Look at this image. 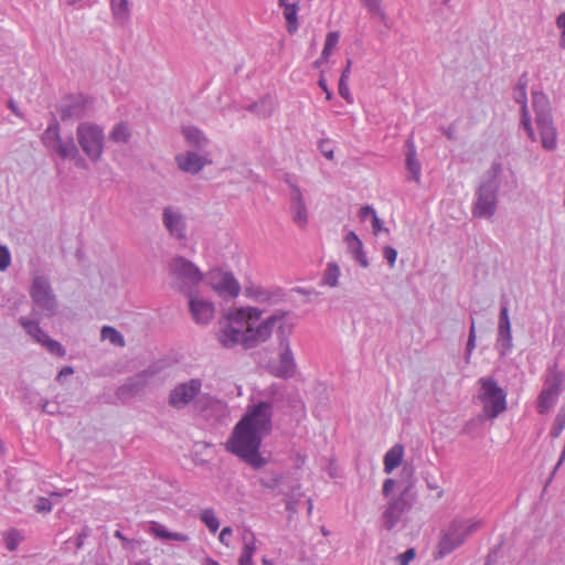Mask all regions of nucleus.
<instances>
[{"label": "nucleus", "mask_w": 565, "mask_h": 565, "mask_svg": "<svg viewBox=\"0 0 565 565\" xmlns=\"http://www.w3.org/2000/svg\"><path fill=\"white\" fill-rule=\"evenodd\" d=\"M273 403L260 401L247 407L235 425L226 449L254 469L267 463L259 452L263 439L273 430Z\"/></svg>", "instance_id": "1"}, {"label": "nucleus", "mask_w": 565, "mask_h": 565, "mask_svg": "<svg viewBox=\"0 0 565 565\" xmlns=\"http://www.w3.org/2000/svg\"><path fill=\"white\" fill-rule=\"evenodd\" d=\"M263 311L254 307L238 308L228 310L225 315L226 324L218 333V341L224 348H232L238 343L245 349L253 348L252 335L248 328L245 331L242 328L249 321L260 319Z\"/></svg>", "instance_id": "2"}, {"label": "nucleus", "mask_w": 565, "mask_h": 565, "mask_svg": "<svg viewBox=\"0 0 565 565\" xmlns=\"http://www.w3.org/2000/svg\"><path fill=\"white\" fill-rule=\"evenodd\" d=\"M202 385V380L196 377L177 384L169 393V405L175 409H183L192 404L199 413L212 408L218 399L207 393L201 394Z\"/></svg>", "instance_id": "3"}, {"label": "nucleus", "mask_w": 565, "mask_h": 565, "mask_svg": "<svg viewBox=\"0 0 565 565\" xmlns=\"http://www.w3.org/2000/svg\"><path fill=\"white\" fill-rule=\"evenodd\" d=\"M501 172V163L493 162L486 173V180L476 190V202L472 206V215L475 217L490 218L495 214L500 188L499 175Z\"/></svg>", "instance_id": "4"}, {"label": "nucleus", "mask_w": 565, "mask_h": 565, "mask_svg": "<svg viewBox=\"0 0 565 565\" xmlns=\"http://www.w3.org/2000/svg\"><path fill=\"white\" fill-rule=\"evenodd\" d=\"M29 294L33 305V311L41 317L53 318L58 312V300L50 278L45 275L33 276Z\"/></svg>", "instance_id": "5"}, {"label": "nucleus", "mask_w": 565, "mask_h": 565, "mask_svg": "<svg viewBox=\"0 0 565 565\" xmlns=\"http://www.w3.org/2000/svg\"><path fill=\"white\" fill-rule=\"evenodd\" d=\"M171 287L188 297L193 295L201 282L203 275L200 269L189 259L177 256L169 263Z\"/></svg>", "instance_id": "6"}, {"label": "nucleus", "mask_w": 565, "mask_h": 565, "mask_svg": "<svg viewBox=\"0 0 565 565\" xmlns=\"http://www.w3.org/2000/svg\"><path fill=\"white\" fill-rule=\"evenodd\" d=\"M532 106L535 113V122L541 135V142L546 150L556 148V128L554 127L551 103L542 92L532 94Z\"/></svg>", "instance_id": "7"}, {"label": "nucleus", "mask_w": 565, "mask_h": 565, "mask_svg": "<svg viewBox=\"0 0 565 565\" xmlns=\"http://www.w3.org/2000/svg\"><path fill=\"white\" fill-rule=\"evenodd\" d=\"M481 524L479 520L469 522L461 519L452 520L448 529L444 531L440 536L435 558H444L446 555L454 552L471 533L480 529Z\"/></svg>", "instance_id": "8"}, {"label": "nucleus", "mask_w": 565, "mask_h": 565, "mask_svg": "<svg viewBox=\"0 0 565 565\" xmlns=\"http://www.w3.org/2000/svg\"><path fill=\"white\" fill-rule=\"evenodd\" d=\"M479 383V399L483 405V416L488 419L497 418L507 409V393L492 377H481Z\"/></svg>", "instance_id": "9"}, {"label": "nucleus", "mask_w": 565, "mask_h": 565, "mask_svg": "<svg viewBox=\"0 0 565 565\" xmlns=\"http://www.w3.org/2000/svg\"><path fill=\"white\" fill-rule=\"evenodd\" d=\"M290 333L291 327L286 328L285 324H279V356L277 361H273L268 365L271 375L285 380L295 376L297 371V364L288 338Z\"/></svg>", "instance_id": "10"}, {"label": "nucleus", "mask_w": 565, "mask_h": 565, "mask_svg": "<svg viewBox=\"0 0 565 565\" xmlns=\"http://www.w3.org/2000/svg\"><path fill=\"white\" fill-rule=\"evenodd\" d=\"M76 138L83 152L93 162L100 160L104 152L105 136L102 127L94 122H81L76 128Z\"/></svg>", "instance_id": "11"}, {"label": "nucleus", "mask_w": 565, "mask_h": 565, "mask_svg": "<svg viewBox=\"0 0 565 565\" xmlns=\"http://www.w3.org/2000/svg\"><path fill=\"white\" fill-rule=\"evenodd\" d=\"M413 488V482H409L397 498L387 503L383 513L386 530H393L402 521V516L413 508L416 497Z\"/></svg>", "instance_id": "12"}, {"label": "nucleus", "mask_w": 565, "mask_h": 565, "mask_svg": "<svg viewBox=\"0 0 565 565\" xmlns=\"http://www.w3.org/2000/svg\"><path fill=\"white\" fill-rule=\"evenodd\" d=\"M565 381V373L557 369L555 363L547 371L544 388L537 398V411L540 414H546L554 406L558 395L562 392V384Z\"/></svg>", "instance_id": "13"}, {"label": "nucleus", "mask_w": 565, "mask_h": 565, "mask_svg": "<svg viewBox=\"0 0 565 565\" xmlns=\"http://www.w3.org/2000/svg\"><path fill=\"white\" fill-rule=\"evenodd\" d=\"M284 181L289 189V210L291 218L298 227L305 228L309 221V211L303 193L291 174L286 173Z\"/></svg>", "instance_id": "14"}, {"label": "nucleus", "mask_w": 565, "mask_h": 565, "mask_svg": "<svg viewBox=\"0 0 565 565\" xmlns=\"http://www.w3.org/2000/svg\"><path fill=\"white\" fill-rule=\"evenodd\" d=\"M210 285L223 298H235L239 295L241 286L232 273L212 271Z\"/></svg>", "instance_id": "15"}, {"label": "nucleus", "mask_w": 565, "mask_h": 565, "mask_svg": "<svg viewBox=\"0 0 565 565\" xmlns=\"http://www.w3.org/2000/svg\"><path fill=\"white\" fill-rule=\"evenodd\" d=\"M174 160L180 171L190 174H198L205 166L212 163L207 158V153H201L194 150L179 153L175 156Z\"/></svg>", "instance_id": "16"}, {"label": "nucleus", "mask_w": 565, "mask_h": 565, "mask_svg": "<svg viewBox=\"0 0 565 565\" xmlns=\"http://www.w3.org/2000/svg\"><path fill=\"white\" fill-rule=\"evenodd\" d=\"M88 105L89 98L82 94L66 97L58 108L61 119L66 121L83 118L86 115Z\"/></svg>", "instance_id": "17"}, {"label": "nucleus", "mask_w": 565, "mask_h": 565, "mask_svg": "<svg viewBox=\"0 0 565 565\" xmlns=\"http://www.w3.org/2000/svg\"><path fill=\"white\" fill-rule=\"evenodd\" d=\"M162 223L172 237L179 241L185 239V220L178 209L172 206L164 207L162 212Z\"/></svg>", "instance_id": "18"}, {"label": "nucleus", "mask_w": 565, "mask_h": 565, "mask_svg": "<svg viewBox=\"0 0 565 565\" xmlns=\"http://www.w3.org/2000/svg\"><path fill=\"white\" fill-rule=\"evenodd\" d=\"M156 374L154 371L145 370L131 377H129L125 384H122L117 395L120 399L130 398L143 391L146 386L150 384L152 376Z\"/></svg>", "instance_id": "19"}, {"label": "nucleus", "mask_w": 565, "mask_h": 565, "mask_svg": "<svg viewBox=\"0 0 565 565\" xmlns=\"http://www.w3.org/2000/svg\"><path fill=\"white\" fill-rule=\"evenodd\" d=\"M287 315L288 312L286 311L276 310L270 317L265 319L256 329L247 327L248 332L252 335L250 340L253 341V347L268 340L271 335L274 327L278 322H280V324H284L282 320Z\"/></svg>", "instance_id": "20"}, {"label": "nucleus", "mask_w": 565, "mask_h": 565, "mask_svg": "<svg viewBox=\"0 0 565 565\" xmlns=\"http://www.w3.org/2000/svg\"><path fill=\"white\" fill-rule=\"evenodd\" d=\"M498 345L500 355H505L512 348L511 322L507 303L501 305L498 327Z\"/></svg>", "instance_id": "21"}, {"label": "nucleus", "mask_w": 565, "mask_h": 565, "mask_svg": "<svg viewBox=\"0 0 565 565\" xmlns=\"http://www.w3.org/2000/svg\"><path fill=\"white\" fill-rule=\"evenodd\" d=\"M42 142L46 149L57 153L60 157L62 156V150L68 148V139L66 141L62 139L60 125L56 119H53L42 134Z\"/></svg>", "instance_id": "22"}, {"label": "nucleus", "mask_w": 565, "mask_h": 565, "mask_svg": "<svg viewBox=\"0 0 565 565\" xmlns=\"http://www.w3.org/2000/svg\"><path fill=\"white\" fill-rule=\"evenodd\" d=\"M190 312L196 323L206 324L214 316L215 308L213 302L199 297H189Z\"/></svg>", "instance_id": "23"}, {"label": "nucleus", "mask_w": 565, "mask_h": 565, "mask_svg": "<svg viewBox=\"0 0 565 565\" xmlns=\"http://www.w3.org/2000/svg\"><path fill=\"white\" fill-rule=\"evenodd\" d=\"M514 100L521 105V125L526 131L527 137L535 141V132L531 124V117L527 109V96L526 90L514 89Z\"/></svg>", "instance_id": "24"}, {"label": "nucleus", "mask_w": 565, "mask_h": 565, "mask_svg": "<svg viewBox=\"0 0 565 565\" xmlns=\"http://www.w3.org/2000/svg\"><path fill=\"white\" fill-rule=\"evenodd\" d=\"M344 242L347 244L349 253L358 260L361 267H369V260L363 249V244L358 235L350 231L345 237Z\"/></svg>", "instance_id": "25"}, {"label": "nucleus", "mask_w": 565, "mask_h": 565, "mask_svg": "<svg viewBox=\"0 0 565 565\" xmlns=\"http://www.w3.org/2000/svg\"><path fill=\"white\" fill-rule=\"evenodd\" d=\"M182 134L188 145L193 147L196 152L207 153L205 149L207 148L210 140L200 129L193 126L184 127L182 129Z\"/></svg>", "instance_id": "26"}, {"label": "nucleus", "mask_w": 565, "mask_h": 565, "mask_svg": "<svg viewBox=\"0 0 565 565\" xmlns=\"http://www.w3.org/2000/svg\"><path fill=\"white\" fill-rule=\"evenodd\" d=\"M19 323L24 331L39 344H42L49 334L40 327L39 321L25 317L19 318Z\"/></svg>", "instance_id": "27"}, {"label": "nucleus", "mask_w": 565, "mask_h": 565, "mask_svg": "<svg viewBox=\"0 0 565 565\" xmlns=\"http://www.w3.org/2000/svg\"><path fill=\"white\" fill-rule=\"evenodd\" d=\"M149 532L160 540H173L179 542H188L189 536L183 533L170 532L168 529L159 522H151Z\"/></svg>", "instance_id": "28"}, {"label": "nucleus", "mask_w": 565, "mask_h": 565, "mask_svg": "<svg viewBox=\"0 0 565 565\" xmlns=\"http://www.w3.org/2000/svg\"><path fill=\"white\" fill-rule=\"evenodd\" d=\"M406 146L408 147V151L406 153V168L409 171V173L412 174V179L416 183H419L422 167H420L419 161L416 158L415 145L412 139H408L406 141Z\"/></svg>", "instance_id": "29"}, {"label": "nucleus", "mask_w": 565, "mask_h": 565, "mask_svg": "<svg viewBox=\"0 0 565 565\" xmlns=\"http://www.w3.org/2000/svg\"><path fill=\"white\" fill-rule=\"evenodd\" d=\"M403 456V446L399 444L393 446L384 456V471L386 473H391L395 468H397L402 463Z\"/></svg>", "instance_id": "30"}, {"label": "nucleus", "mask_w": 565, "mask_h": 565, "mask_svg": "<svg viewBox=\"0 0 565 565\" xmlns=\"http://www.w3.org/2000/svg\"><path fill=\"white\" fill-rule=\"evenodd\" d=\"M282 14L287 23V31L292 34L298 30V11H299V1L292 0L290 4L281 6Z\"/></svg>", "instance_id": "31"}, {"label": "nucleus", "mask_w": 565, "mask_h": 565, "mask_svg": "<svg viewBox=\"0 0 565 565\" xmlns=\"http://www.w3.org/2000/svg\"><path fill=\"white\" fill-rule=\"evenodd\" d=\"M250 113L256 114L258 117L268 118L275 110V104L271 97L266 96L260 100L253 103L246 107Z\"/></svg>", "instance_id": "32"}, {"label": "nucleus", "mask_w": 565, "mask_h": 565, "mask_svg": "<svg viewBox=\"0 0 565 565\" xmlns=\"http://www.w3.org/2000/svg\"><path fill=\"white\" fill-rule=\"evenodd\" d=\"M62 159L73 160L75 166L81 169H88V164L86 160L81 156L79 150L73 139V137L68 138V148L62 150Z\"/></svg>", "instance_id": "33"}, {"label": "nucleus", "mask_w": 565, "mask_h": 565, "mask_svg": "<svg viewBox=\"0 0 565 565\" xmlns=\"http://www.w3.org/2000/svg\"><path fill=\"white\" fill-rule=\"evenodd\" d=\"M300 483L296 482L290 487L289 492H286L282 489L279 490V493L286 495V510L289 511L290 513L297 512V504L302 495V493L300 492Z\"/></svg>", "instance_id": "34"}, {"label": "nucleus", "mask_w": 565, "mask_h": 565, "mask_svg": "<svg viewBox=\"0 0 565 565\" xmlns=\"http://www.w3.org/2000/svg\"><path fill=\"white\" fill-rule=\"evenodd\" d=\"M131 138V130L127 122L120 121L109 132V139L115 143H128Z\"/></svg>", "instance_id": "35"}, {"label": "nucleus", "mask_w": 565, "mask_h": 565, "mask_svg": "<svg viewBox=\"0 0 565 565\" xmlns=\"http://www.w3.org/2000/svg\"><path fill=\"white\" fill-rule=\"evenodd\" d=\"M110 9L117 21L125 22L128 20L130 14L129 0H110Z\"/></svg>", "instance_id": "36"}, {"label": "nucleus", "mask_w": 565, "mask_h": 565, "mask_svg": "<svg viewBox=\"0 0 565 565\" xmlns=\"http://www.w3.org/2000/svg\"><path fill=\"white\" fill-rule=\"evenodd\" d=\"M360 2L371 15L377 17L382 22L386 21L387 17L382 8V0H360Z\"/></svg>", "instance_id": "37"}, {"label": "nucleus", "mask_w": 565, "mask_h": 565, "mask_svg": "<svg viewBox=\"0 0 565 565\" xmlns=\"http://www.w3.org/2000/svg\"><path fill=\"white\" fill-rule=\"evenodd\" d=\"M100 337L103 340H108L114 345H125V340L121 333L110 326H104L102 328Z\"/></svg>", "instance_id": "38"}, {"label": "nucleus", "mask_w": 565, "mask_h": 565, "mask_svg": "<svg viewBox=\"0 0 565 565\" xmlns=\"http://www.w3.org/2000/svg\"><path fill=\"white\" fill-rule=\"evenodd\" d=\"M200 520L206 525V527L215 533L220 527L218 519L216 518L212 509H204L200 513Z\"/></svg>", "instance_id": "39"}, {"label": "nucleus", "mask_w": 565, "mask_h": 565, "mask_svg": "<svg viewBox=\"0 0 565 565\" xmlns=\"http://www.w3.org/2000/svg\"><path fill=\"white\" fill-rule=\"evenodd\" d=\"M484 419L487 418L483 416V414L478 417L471 418L463 425L461 433L469 435L473 438L477 437L478 431L480 430Z\"/></svg>", "instance_id": "40"}, {"label": "nucleus", "mask_w": 565, "mask_h": 565, "mask_svg": "<svg viewBox=\"0 0 565 565\" xmlns=\"http://www.w3.org/2000/svg\"><path fill=\"white\" fill-rule=\"evenodd\" d=\"M340 276V268L335 263H329L323 274V284L335 287Z\"/></svg>", "instance_id": "41"}, {"label": "nucleus", "mask_w": 565, "mask_h": 565, "mask_svg": "<svg viewBox=\"0 0 565 565\" xmlns=\"http://www.w3.org/2000/svg\"><path fill=\"white\" fill-rule=\"evenodd\" d=\"M23 540V535L17 529L9 530L4 535L6 547L13 552L18 548L20 542Z\"/></svg>", "instance_id": "42"}, {"label": "nucleus", "mask_w": 565, "mask_h": 565, "mask_svg": "<svg viewBox=\"0 0 565 565\" xmlns=\"http://www.w3.org/2000/svg\"><path fill=\"white\" fill-rule=\"evenodd\" d=\"M340 34L337 31L329 32L326 36L324 46L322 50V60H328L332 53V50L339 42Z\"/></svg>", "instance_id": "43"}, {"label": "nucleus", "mask_w": 565, "mask_h": 565, "mask_svg": "<svg viewBox=\"0 0 565 565\" xmlns=\"http://www.w3.org/2000/svg\"><path fill=\"white\" fill-rule=\"evenodd\" d=\"M41 345L55 356L63 358L66 354L64 347L58 341L52 339L50 335Z\"/></svg>", "instance_id": "44"}, {"label": "nucleus", "mask_w": 565, "mask_h": 565, "mask_svg": "<svg viewBox=\"0 0 565 565\" xmlns=\"http://www.w3.org/2000/svg\"><path fill=\"white\" fill-rule=\"evenodd\" d=\"M565 428V405L561 408L559 413L555 417L554 425L551 429V436L557 438L563 429Z\"/></svg>", "instance_id": "45"}, {"label": "nucleus", "mask_w": 565, "mask_h": 565, "mask_svg": "<svg viewBox=\"0 0 565 565\" xmlns=\"http://www.w3.org/2000/svg\"><path fill=\"white\" fill-rule=\"evenodd\" d=\"M243 541H244L243 553L253 556L254 553L256 552V539H255L254 533H245L243 535Z\"/></svg>", "instance_id": "46"}, {"label": "nucleus", "mask_w": 565, "mask_h": 565, "mask_svg": "<svg viewBox=\"0 0 565 565\" xmlns=\"http://www.w3.org/2000/svg\"><path fill=\"white\" fill-rule=\"evenodd\" d=\"M259 482L264 488L275 490L281 483V477L277 476V475H273L271 477L260 478Z\"/></svg>", "instance_id": "47"}, {"label": "nucleus", "mask_w": 565, "mask_h": 565, "mask_svg": "<svg viewBox=\"0 0 565 565\" xmlns=\"http://www.w3.org/2000/svg\"><path fill=\"white\" fill-rule=\"evenodd\" d=\"M11 264V255L9 248L0 245V271H4Z\"/></svg>", "instance_id": "48"}, {"label": "nucleus", "mask_w": 565, "mask_h": 565, "mask_svg": "<svg viewBox=\"0 0 565 565\" xmlns=\"http://www.w3.org/2000/svg\"><path fill=\"white\" fill-rule=\"evenodd\" d=\"M383 256L387 260L391 268L395 266L397 258V250L392 246H385L383 248Z\"/></svg>", "instance_id": "49"}, {"label": "nucleus", "mask_w": 565, "mask_h": 565, "mask_svg": "<svg viewBox=\"0 0 565 565\" xmlns=\"http://www.w3.org/2000/svg\"><path fill=\"white\" fill-rule=\"evenodd\" d=\"M34 509L39 513H47L52 510V503L47 498L41 497L38 499Z\"/></svg>", "instance_id": "50"}, {"label": "nucleus", "mask_w": 565, "mask_h": 565, "mask_svg": "<svg viewBox=\"0 0 565 565\" xmlns=\"http://www.w3.org/2000/svg\"><path fill=\"white\" fill-rule=\"evenodd\" d=\"M475 347H476V327H475V320H473V318H471V327L469 330V337H468L467 347H466L467 353L471 354Z\"/></svg>", "instance_id": "51"}, {"label": "nucleus", "mask_w": 565, "mask_h": 565, "mask_svg": "<svg viewBox=\"0 0 565 565\" xmlns=\"http://www.w3.org/2000/svg\"><path fill=\"white\" fill-rule=\"evenodd\" d=\"M416 556L415 548L411 547L401 554L397 559L399 565H408Z\"/></svg>", "instance_id": "52"}, {"label": "nucleus", "mask_w": 565, "mask_h": 565, "mask_svg": "<svg viewBox=\"0 0 565 565\" xmlns=\"http://www.w3.org/2000/svg\"><path fill=\"white\" fill-rule=\"evenodd\" d=\"M319 150L321 153L329 160L333 159V148L330 145V141L323 139L319 142Z\"/></svg>", "instance_id": "53"}, {"label": "nucleus", "mask_w": 565, "mask_h": 565, "mask_svg": "<svg viewBox=\"0 0 565 565\" xmlns=\"http://www.w3.org/2000/svg\"><path fill=\"white\" fill-rule=\"evenodd\" d=\"M426 486L429 490H436L437 491V498L440 499L444 495V490L439 487L438 482L430 478L428 475L424 477Z\"/></svg>", "instance_id": "54"}, {"label": "nucleus", "mask_w": 565, "mask_h": 565, "mask_svg": "<svg viewBox=\"0 0 565 565\" xmlns=\"http://www.w3.org/2000/svg\"><path fill=\"white\" fill-rule=\"evenodd\" d=\"M347 82L348 81H345L344 78H340L339 79V94L347 102L351 103L352 98H351L350 89H349V86H348Z\"/></svg>", "instance_id": "55"}, {"label": "nucleus", "mask_w": 565, "mask_h": 565, "mask_svg": "<svg viewBox=\"0 0 565 565\" xmlns=\"http://www.w3.org/2000/svg\"><path fill=\"white\" fill-rule=\"evenodd\" d=\"M556 25L561 30V46L565 49V12L561 13L556 19Z\"/></svg>", "instance_id": "56"}, {"label": "nucleus", "mask_w": 565, "mask_h": 565, "mask_svg": "<svg viewBox=\"0 0 565 565\" xmlns=\"http://www.w3.org/2000/svg\"><path fill=\"white\" fill-rule=\"evenodd\" d=\"M372 230L375 235L382 231L388 233V228L383 227L382 221L379 218L377 214H374V217H372Z\"/></svg>", "instance_id": "57"}, {"label": "nucleus", "mask_w": 565, "mask_h": 565, "mask_svg": "<svg viewBox=\"0 0 565 565\" xmlns=\"http://www.w3.org/2000/svg\"><path fill=\"white\" fill-rule=\"evenodd\" d=\"M441 134L449 140H456V127L455 125H449L448 127H440Z\"/></svg>", "instance_id": "58"}, {"label": "nucleus", "mask_w": 565, "mask_h": 565, "mask_svg": "<svg viewBox=\"0 0 565 565\" xmlns=\"http://www.w3.org/2000/svg\"><path fill=\"white\" fill-rule=\"evenodd\" d=\"M41 411L43 413L54 415L58 412V405L57 404H50L47 401H44V403L41 405Z\"/></svg>", "instance_id": "59"}, {"label": "nucleus", "mask_w": 565, "mask_h": 565, "mask_svg": "<svg viewBox=\"0 0 565 565\" xmlns=\"http://www.w3.org/2000/svg\"><path fill=\"white\" fill-rule=\"evenodd\" d=\"M527 83H529V79H527V73H523V74L519 77L518 84H516V86H515V88H514V89H519V90H526Z\"/></svg>", "instance_id": "60"}, {"label": "nucleus", "mask_w": 565, "mask_h": 565, "mask_svg": "<svg viewBox=\"0 0 565 565\" xmlns=\"http://www.w3.org/2000/svg\"><path fill=\"white\" fill-rule=\"evenodd\" d=\"M359 214H360V217H361V218H365V217H367L369 215H371L372 217H374V214H376V212H375V210H374L372 206H370V205H365V206H362V207L360 209Z\"/></svg>", "instance_id": "61"}, {"label": "nucleus", "mask_w": 565, "mask_h": 565, "mask_svg": "<svg viewBox=\"0 0 565 565\" xmlns=\"http://www.w3.org/2000/svg\"><path fill=\"white\" fill-rule=\"evenodd\" d=\"M231 535H232V529H231L230 526H226V527H224V529L221 531V533H220V535H218V540H220V542H221L222 544H224V545L228 546V542H227L226 537H227V536H231Z\"/></svg>", "instance_id": "62"}, {"label": "nucleus", "mask_w": 565, "mask_h": 565, "mask_svg": "<svg viewBox=\"0 0 565 565\" xmlns=\"http://www.w3.org/2000/svg\"><path fill=\"white\" fill-rule=\"evenodd\" d=\"M394 486H395L394 479H386L383 483V494L387 497L392 492Z\"/></svg>", "instance_id": "63"}, {"label": "nucleus", "mask_w": 565, "mask_h": 565, "mask_svg": "<svg viewBox=\"0 0 565 565\" xmlns=\"http://www.w3.org/2000/svg\"><path fill=\"white\" fill-rule=\"evenodd\" d=\"M238 564L239 565H254L253 556L242 552V554L238 558Z\"/></svg>", "instance_id": "64"}]
</instances>
